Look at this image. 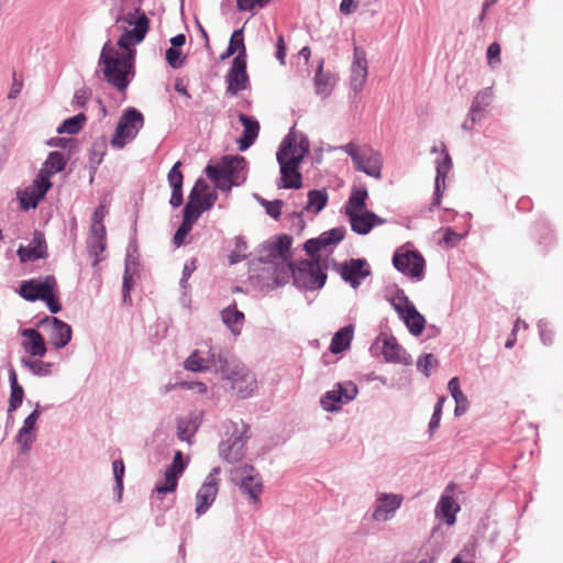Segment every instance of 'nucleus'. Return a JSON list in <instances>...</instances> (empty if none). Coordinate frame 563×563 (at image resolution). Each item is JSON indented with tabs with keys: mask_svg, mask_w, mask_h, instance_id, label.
I'll list each match as a JSON object with an SVG mask.
<instances>
[{
	"mask_svg": "<svg viewBox=\"0 0 563 563\" xmlns=\"http://www.w3.org/2000/svg\"><path fill=\"white\" fill-rule=\"evenodd\" d=\"M121 21L132 26L125 27L119 37L118 46L122 52L118 51L108 41L101 51L100 65H102L104 79L123 92L130 84L129 75L133 67L135 52L132 49V46L140 44L144 40L150 29V20L140 8H136L134 12H129L125 16L117 19V23Z\"/></svg>",
	"mask_w": 563,
	"mask_h": 563,
	"instance_id": "nucleus-1",
	"label": "nucleus"
},
{
	"mask_svg": "<svg viewBox=\"0 0 563 563\" xmlns=\"http://www.w3.org/2000/svg\"><path fill=\"white\" fill-rule=\"evenodd\" d=\"M245 168L244 157L224 156L219 164H209L206 167V175L217 188L230 191L233 186H239L245 180Z\"/></svg>",
	"mask_w": 563,
	"mask_h": 563,
	"instance_id": "nucleus-2",
	"label": "nucleus"
},
{
	"mask_svg": "<svg viewBox=\"0 0 563 563\" xmlns=\"http://www.w3.org/2000/svg\"><path fill=\"white\" fill-rule=\"evenodd\" d=\"M57 280L53 275L44 278H32L22 282L20 285V296L29 301L43 300L52 313L62 310V306L56 297Z\"/></svg>",
	"mask_w": 563,
	"mask_h": 563,
	"instance_id": "nucleus-3",
	"label": "nucleus"
},
{
	"mask_svg": "<svg viewBox=\"0 0 563 563\" xmlns=\"http://www.w3.org/2000/svg\"><path fill=\"white\" fill-rule=\"evenodd\" d=\"M227 385L239 398H247L253 395L257 387L254 374L242 363H228L221 367Z\"/></svg>",
	"mask_w": 563,
	"mask_h": 563,
	"instance_id": "nucleus-4",
	"label": "nucleus"
},
{
	"mask_svg": "<svg viewBox=\"0 0 563 563\" xmlns=\"http://www.w3.org/2000/svg\"><path fill=\"white\" fill-rule=\"evenodd\" d=\"M144 125V115L137 109H125L117 124L111 145L117 148L124 147L133 141Z\"/></svg>",
	"mask_w": 563,
	"mask_h": 563,
	"instance_id": "nucleus-5",
	"label": "nucleus"
},
{
	"mask_svg": "<svg viewBox=\"0 0 563 563\" xmlns=\"http://www.w3.org/2000/svg\"><path fill=\"white\" fill-rule=\"evenodd\" d=\"M342 150L351 156L357 170L380 179L382 158L377 152L368 146H357L354 143H347Z\"/></svg>",
	"mask_w": 563,
	"mask_h": 563,
	"instance_id": "nucleus-6",
	"label": "nucleus"
},
{
	"mask_svg": "<svg viewBox=\"0 0 563 563\" xmlns=\"http://www.w3.org/2000/svg\"><path fill=\"white\" fill-rule=\"evenodd\" d=\"M287 269L291 273L296 286L302 289H319L327 280V274L318 261L302 262L297 268H294L292 264H287Z\"/></svg>",
	"mask_w": 563,
	"mask_h": 563,
	"instance_id": "nucleus-7",
	"label": "nucleus"
},
{
	"mask_svg": "<svg viewBox=\"0 0 563 563\" xmlns=\"http://www.w3.org/2000/svg\"><path fill=\"white\" fill-rule=\"evenodd\" d=\"M249 432L250 427L242 420L239 423L234 422L231 437L219 445L221 457L229 463L240 462L245 455Z\"/></svg>",
	"mask_w": 563,
	"mask_h": 563,
	"instance_id": "nucleus-8",
	"label": "nucleus"
},
{
	"mask_svg": "<svg viewBox=\"0 0 563 563\" xmlns=\"http://www.w3.org/2000/svg\"><path fill=\"white\" fill-rule=\"evenodd\" d=\"M308 153V140L302 134L290 132L278 148L277 162L300 164Z\"/></svg>",
	"mask_w": 563,
	"mask_h": 563,
	"instance_id": "nucleus-9",
	"label": "nucleus"
},
{
	"mask_svg": "<svg viewBox=\"0 0 563 563\" xmlns=\"http://www.w3.org/2000/svg\"><path fill=\"white\" fill-rule=\"evenodd\" d=\"M391 306L413 335H420L423 332L426 320L406 296H395L391 299Z\"/></svg>",
	"mask_w": 563,
	"mask_h": 563,
	"instance_id": "nucleus-10",
	"label": "nucleus"
},
{
	"mask_svg": "<svg viewBox=\"0 0 563 563\" xmlns=\"http://www.w3.org/2000/svg\"><path fill=\"white\" fill-rule=\"evenodd\" d=\"M220 473L219 467H214L206 477L203 484L199 488L197 495H196V514L198 516L205 514L210 506L213 504L218 492H219V485L220 479L218 477Z\"/></svg>",
	"mask_w": 563,
	"mask_h": 563,
	"instance_id": "nucleus-11",
	"label": "nucleus"
},
{
	"mask_svg": "<svg viewBox=\"0 0 563 563\" xmlns=\"http://www.w3.org/2000/svg\"><path fill=\"white\" fill-rule=\"evenodd\" d=\"M394 266L405 275L420 278L423 275L424 260L416 251L398 250L393 257Z\"/></svg>",
	"mask_w": 563,
	"mask_h": 563,
	"instance_id": "nucleus-12",
	"label": "nucleus"
},
{
	"mask_svg": "<svg viewBox=\"0 0 563 563\" xmlns=\"http://www.w3.org/2000/svg\"><path fill=\"white\" fill-rule=\"evenodd\" d=\"M186 468V463L183 459V453L177 451L174 455L173 463L166 468L165 476L162 482L155 485L154 492L158 498L167 493H175L178 486V478L183 475Z\"/></svg>",
	"mask_w": 563,
	"mask_h": 563,
	"instance_id": "nucleus-13",
	"label": "nucleus"
},
{
	"mask_svg": "<svg viewBox=\"0 0 563 563\" xmlns=\"http://www.w3.org/2000/svg\"><path fill=\"white\" fill-rule=\"evenodd\" d=\"M234 479L239 481L240 487L250 498L258 501L263 490L260 474L251 465H242L233 471Z\"/></svg>",
	"mask_w": 563,
	"mask_h": 563,
	"instance_id": "nucleus-14",
	"label": "nucleus"
},
{
	"mask_svg": "<svg viewBox=\"0 0 563 563\" xmlns=\"http://www.w3.org/2000/svg\"><path fill=\"white\" fill-rule=\"evenodd\" d=\"M339 273L344 282L349 283L353 288H357L362 280L369 274V267L365 260L352 258L339 266Z\"/></svg>",
	"mask_w": 563,
	"mask_h": 563,
	"instance_id": "nucleus-15",
	"label": "nucleus"
},
{
	"mask_svg": "<svg viewBox=\"0 0 563 563\" xmlns=\"http://www.w3.org/2000/svg\"><path fill=\"white\" fill-rule=\"evenodd\" d=\"M42 325L47 327L49 342L56 349L66 346L71 340L70 325L56 317H46Z\"/></svg>",
	"mask_w": 563,
	"mask_h": 563,
	"instance_id": "nucleus-16",
	"label": "nucleus"
},
{
	"mask_svg": "<svg viewBox=\"0 0 563 563\" xmlns=\"http://www.w3.org/2000/svg\"><path fill=\"white\" fill-rule=\"evenodd\" d=\"M404 498L401 495L380 493L376 498V506L373 512L375 521H387L394 517L395 511L400 508Z\"/></svg>",
	"mask_w": 563,
	"mask_h": 563,
	"instance_id": "nucleus-17",
	"label": "nucleus"
},
{
	"mask_svg": "<svg viewBox=\"0 0 563 563\" xmlns=\"http://www.w3.org/2000/svg\"><path fill=\"white\" fill-rule=\"evenodd\" d=\"M368 75L366 53L361 47H354L353 63L351 67V87L357 92L362 90Z\"/></svg>",
	"mask_w": 563,
	"mask_h": 563,
	"instance_id": "nucleus-18",
	"label": "nucleus"
},
{
	"mask_svg": "<svg viewBox=\"0 0 563 563\" xmlns=\"http://www.w3.org/2000/svg\"><path fill=\"white\" fill-rule=\"evenodd\" d=\"M247 82L246 59L243 56H236L228 74V92L234 96L246 89Z\"/></svg>",
	"mask_w": 563,
	"mask_h": 563,
	"instance_id": "nucleus-19",
	"label": "nucleus"
},
{
	"mask_svg": "<svg viewBox=\"0 0 563 563\" xmlns=\"http://www.w3.org/2000/svg\"><path fill=\"white\" fill-rule=\"evenodd\" d=\"M18 256L22 263L45 258L47 256V246L44 234L35 231L31 244L19 247Z\"/></svg>",
	"mask_w": 563,
	"mask_h": 563,
	"instance_id": "nucleus-20",
	"label": "nucleus"
},
{
	"mask_svg": "<svg viewBox=\"0 0 563 563\" xmlns=\"http://www.w3.org/2000/svg\"><path fill=\"white\" fill-rule=\"evenodd\" d=\"M351 228L357 234H367L375 225L382 224L384 220L379 219L374 212L364 210L347 214Z\"/></svg>",
	"mask_w": 563,
	"mask_h": 563,
	"instance_id": "nucleus-21",
	"label": "nucleus"
},
{
	"mask_svg": "<svg viewBox=\"0 0 563 563\" xmlns=\"http://www.w3.org/2000/svg\"><path fill=\"white\" fill-rule=\"evenodd\" d=\"M107 247V231L100 228H90L89 236L87 239V250L91 257H93L92 265L96 266L103 258L101 254Z\"/></svg>",
	"mask_w": 563,
	"mask_h": 563,
	"instance_id": "nucleus-22",
	"label": "nucleus"
},
{
	"mask_svg": "<svg viewBox=\"0 0 563 563\" xmlns=\"http://www.w3.org/2000/svg\"><path fill=\"white\" fill-rule=\"evenodd\" d=\"M441 146H442L443 159L441 162L437 163L435 191H434L433 201L431 203V209L440 206L441 199H442L441 187L445 186L446 175L452 167V159L446 151L445 145L441 144Z\"/></svg>",
	"mask_w": 563,
	"mask_h": 563,
	"instance_id": "nucleus-23",
	"label": "nucleus"
},
{
	"mask_svg": "<svg viewBox=\"0 0 563 563\" xmlns=\"http://www.w3.org/2000/svg\"><path fill=\"white\" fill-rule=\"evenodd\" d=\"M453 489L454 484L451 483L446 486L445 494L441 497L435 509L437 516L443 518L450 526L455 522V514L460 510V506L455 503L452 496L449 495Z\"/></svg>",
	"mask_w": 563,
	"mask_h": 563,
	"instance_id": "nucleus-24",
	"label": "nucleus"
},
{
	"mask_svg": "<svg viewBox=\"0 0 563 563\" xmlns=\"http://www.w3.org/2000/svg\"><path fill=\"white\" fill-rule=\"evenodd\" d=\"M239 120L243 124V136L239 140V148L245 151L258 136L260 123L257 120L243 113L239 114Z\"/></svg>",
	"mask_w": 563,
	"mask_h": 563,
	"instance_id": "nucleus-25",
	"label": "nucleus"
},
{
	"mask_svg": "<svg viewBox=\"0 0 563 563\" xmlns=\"http://www.w3.org/2000/svg\"><path fill=\"white\" fill-rule=\"evenodd\" d=\"M493 99L494 91L490 87L484 88L476 93L470 109L473 122H477L483 119L484 112L490 106Z\"/></svg>",
	"mask_w": 563,
	"mask_h": 563,
	"instance_id": "nucleus-26",
	"label": "nucleus"
},
{
	"mask_svg": "<svg viewBox=\"0 0 563 563\" xmlns=\"http://www.w3.org/2000/svg\"><path fill=\"white\" fill-rule=\"evenodd\" d=\"M335 76L330 71L323 70V60H321L314 76V86L317 95H319L323 99L328 98L331 95L335 86Z\"/></svg>",
	"mask_w": 563,
	"mask_h": 563,
	"instance_id": "nucleus-27",
	"label": "nucleus"
},
{
	"mask_svg": "<svg viewBox=\"0 0 563 563\" xmlns=\"http://www.w3.org/2000/svg\"><path fill=\"white\" fill-rule=\"evenodd\" d=\"M280 165V179L283 188L299 189L302 186L301 174L299 173L300 164L278 162Z\"/></svg>",
	"mask_w": 563,
	"mask_h": 563,
	"instance_id": "nucleus-28",
	"label": "nucleus"
},
{
	"mask_svg": "<svg viewBox=\"0 0 563 563\" xmlns=\"http://www.w3.org/2000/svg\"><path fill=\"white\" fill-rule=\"evenodd\" d=\"M22 336L27 341L23 343L24 350L32 356H44L46 353V345L42 334L34 329H23Z\"/></svg>",
	"mask_w": 563,
	"mask_h": 563,
	"instance_id": "nucleus-29",
	"label": "nucleus"
},
{
	"mask_svg": "<svg viewBox=\"0 0 563 563\" xmlns=\"http://www.w3.org/2000/svg\"><path fill=\"white\" fill-rule=\"evenodd\" d=\"M221 319L234 335L241 333L244 323V313L236 309L235 303L221 311Z\"/></svg>",
	"mask_w": 563,
	"mask_h": 563,
	"instance_id": "nucleus-30",
	"label": "nucleus"
},
{
	"mask_svg": "<svg viewBox=\"0 0 563 563\" xmlns=\"http://www.w3.org/2000/svg\"><path fill=\"white\" fill-rule=\"evenodd\" d=\"M191 190H197L196 198L203 210H209L214 205L217 194L209 190V186L203 179H198Z\"/></svg>",
	"mask_w": 563,
	"mask_h": 563,
	"instance_id": "nucleus-31",
	"label": "nucleus"
},
{
	"mask_svg": "<svg viewBox=\"0 0 563 563\" xmlns=\"http://www.w3.org/2000/svg\"><path fill=\"white\" fill-rule=\"evenodd\" d=\"M367 190L364 187L354 188L345 207L346 214L361 212L366 209Z\"/></svg>",
	"mask_w": 563,
	"mask_h": 563,
	"instance_id": "nucleus-32",
	"label": "nucleus"
},
{
	"mask_svg": "<svg viewBox=\"0 0 563 563\" xmlns=\"http://www.w3.org/2000/svg\"><path fill=\"white\" fill-rule=\"evenodd\" d=\"M67 164V158L60 152H51L43 163L41 170L46 173L48 176H53L62 170H64Z\"/></svg>",
	"mask_w": 563,
	"mask_h": 563,
	"instance_id": "nucleus-33",
	"label": "nucleus"
},
{
	"mask_svg": "<svg viewBox=\"0 0 563 563\" xmlns=\"http://www.w3.org/2000/svg\"><path fill=\"white\" fill-rule=\"evenodd\" d=\"M353 330L351 327L340 329L332 338L330 350L332 353H341L350 346Z\"/></svg>",
	"mask_w": 563,
	"mask_h": 563,
	"instance_id": "nucleus-34",
	"label": "nucleus"
},
{
	"mask_svg": "<svg viewBox=\"0 0 563 563\" xmlns=\"http://www.w3.org/2000/svg\"><path fill=\"white\" fill-rule=\"evenodd\" d=\"M197 190H191L189 194V200L184 209V218L183 221L194 225V223L199 219L202 211H205L199 205L196 192Z\"/></svg>",
	"mask_w": 563,
	"mask_h": 563,
	"instance_id": "nucleus-35",
	"label": "nucleus"
},
{
	"mask_svg": "<svg viewBox=\"0 0 563 563\" xmlns=\"http://www.w3.org/2000/svg\"><path fill=\"white\" fill-rule=\"evenodd\" d=\"M382 353L387 362H400L405 350L395 338H387L383 341Z\"/></svg>",
	"mask_w": 563,
	"mask_h": 563,
	"instance_id": "nucleus-36",
	"label": "nucleus"
},
{
	"mask_svg": "<svg viewBox=\"0 0 563 563\" xmlns=\"http://www.w3.org/2000/svg\"><path fill=\"white\" fill-rule=\"evenodd\" d=\"M239 52L238 56H243L246 59V49L243 40V31L236 30L233 32L230 38V43L227 49V53L222 56V58L229 57L234 53Z\"/></svg>",
	"mask_w": 563,
	"mask_h": 563,
	"instance_id": "nucleus-37",
	"label": "nucleus"
},
{
	"mask_svg": "<svg viewBox=\"0 0 563 563\" xmlns=\"http://www.w3.org/2000/svg\"><path fill=\"white\" fill-rule=\"evenodd\" d=\"M328 195L324 190H311L308 194L307 210H313L314 213L320 212L327 205Z\"/></svg>",
	"mask_w": 563,
	"mask_h": 563,
	"instance_id": "nucleus-38",
	"label": "nucleus"
},
{
	"mask_svg": "<svg viewBox=\"0 0 563 563\" xmlns=\"http://www.w3.org/2000/svg\"><path fill=\"white\" fill-rule=\"evenodd\" d=\"M86 121V115L84 113H79L75 117L66 119L57 129L58 133H68V134H75L78 133L84 122Z\"/></svg>",
	"mask_w": 563,
	"mask_h": 563,
	"instance_id": "nucleus-39",
	"label": "nucleus"
},
{
	"mask_svg": "<svg viewBox=\"0 0 563 563\" xmlns=\"http://www.w3.org/2000/svg\"><path fill=\"white\" fill-rule=\"evenodd\" d=\"M185 367L192 372L206 371L210 367V360L202 357L199 351H195L186 360Z\"/></svg>",
	"mask_w": 563,
	"mask_h": 563,
	"instance_id": "nucleus-40",
	"label": "nucleus"
},
{
	"mask_svg": "<svg viewBox=\"0 0 563 563\" xmlns=\"http://www.w3.org/2000/svg\"><path fill=\"white\" fill-rule=\"evenodd\" d=\"M341 398L342 395L340 394L338 388H335L324 394V396L321 398V405L323 409L327 411H335L343 404V400Z\"/></svg>",
	"mask_w": 563,
	"mask_h": 563,
	"instance_id": "nucleus-41",
	"label": "nucleus"
},
{
	"mask_svg": "<svg viewBox=\"0 0 563 563\" xmlns=\"http://www.w3.org/2000/svg\"><path fill=\"white\" fill-rule=\"evenodd\" d=\"M52 187L51 176L40 169L36 179L34 180L32 191L37 194V197H45L46 192Z\"/></svg>",
	"mask_w": 563,
	"mask_h": 563,
	"instance_id": "nucleus-42",
	"label": "nucleus"
},
{
	"mask_svg": "<svg viewBox=\"0 0 563 563\" xmlns=\"http://www.w3.org/2000/svg\"><path fill=\"white\" fill-rule=\"evenodd\" d=\"M197 430V426L189 419H180L177 423V434L179 440L188 441Z\"/></svg>",
	"mask_w": 563,
	"mask_h": 563,
	"instance_id": "nucleus-43",
	"label": "nucleus"
},
{
	"mask_svg": "<svg viewBox=\"0 0 563 563\" xmlns=\"http://www.w3.org/2000/svg\"><path fill=\"white\" fill-rule=\"evenodd\" d=\"M345 229L343 227L333 228L330 231L323 232L320 238L323 245L329 246L336 244L344 239Z\"/></svg>",
	"mask_w": 563,
	"mask_h": 563,
	"instance_id": "nucleus-44",
	"label": "nucleus"
},
{
	"mask_svg": "<svg viewBox=\"0 0 563 563\" xmlns=\"http://www.w3.org/2000/svg\"><path fill=\"white\" fill-rule=\"evenodd\" d=\"M36 438V433L31 430L20 429L16 441L21 446V452L25 453L30 450L32 443L34 442Z\"/></svg>",
	"mask_w": 563,
	"mask_h": 563,
	"instance_id": "nucleus-45",
	"label": "nucleus"
},
{
	"mask_svg": "<svg viewBox=\"0 0 563 563\" xmlns=\"http://www.w3.org/2000/svg\"><path fill=\"white\" fill-rule=\"evenodd\" d=\"M44 197H37V194L27 188L20 198L21 206L24 210L34 209Z\"/></svg>",
	"mask_w": 563,
	"mask_h": 563,
	"instance_id": "nucleus-46",
	"label": "nucleus"
},
{
	"mask_svg": "<svg viewBox=\"0 0 563 563\" xmlns=\"http://www.w3.org/2000/svg\"><path fill=\"white\" fill-rule=\"evenodd\" d=\"M292 240L288 235H280L277 240V243L275 245L276 253L282 257L284 261L288 260L290 256V247H291Z\"/></svg>",
	"mask_w": 563,
	"mask_h": 563,
	"instance_id": "nucleus-47",
	"label": "nucleus"
},
{
	"mask_svg": "<svg viewBox=\"0 0 563 563\" xmlns=\"http://www.w3.org/2000/svg\"><path fill=\"white\" fill-rule=\"evenodd\" d=\"M336 388L340 391V394L342 395L341 399L343 400V404H346V402L353 400L356 397L357 391H358L356 385L352 382H345L343 384H338Z\"/></svg>",
	"mask_w": 563,
	"mask_h": 563,
	"instance_id": "nucleus-48",
	"label": "nucleus"
},
{
	"mask_svg": "<svg viewBox=\"0 0 563 563\" xmlns=\"http://www.w3.org/2000/svg\"><path fill=\"white\" fill-rule=\"evenodd\" d=\"M180 167L181 162H176L167 175L172 188H183L184 175Z\"/></svg>",
	"mask_w": 563,
	"mask_h": 563,
	"instance_id": "nucleus-49",
	"label": "nucleus"
},
{
	"mask_svg": "<svg viewBox=\"0 0 563 563\" xmlns=\"http://www.w3.org/2000/svg\"><path fill=\"white\" fill-rule=\"evenodd\" d=\"M501 47L499 43L494 42L492 43L487 48V64L490 68H495L500 65L501 58H500Z\"/></svg>",
	"mask_w": 563,
	"mask_h": 563,
	"instance_id": "nucleus-50",
	"label": "nucleus"
},
{
	"mask_svg": "<svg viewBox=\"0 0 563 563\" xmlns=\"http://www.w3.org/2000/svg\"><path fill=\"white\" fill-rule=\"evenodd\" d=\"M166 60L170 67L177 69L183 67L185 57L181 56V52L178 48L169 47L166 51Z\"/></svg>",
	"mask_w": 563,
	"mask_h": 563,
	"instance_id": "nucleus-51",
	"label": "nucleus"
},
{
	"mask_svg": "<svg viewBox=\"0 0 563 563\" xmlns=\"http://www.w3.org/2000/svg\"><path fill=\"white\" fill-rule=\"evenodd\" d=\"M262 206L265 207L266 213L272 218L278 220L282 216V208L284 202L282 200L268 201L265 199H261Z\"/></svg>",
	"mask_w": 563,
	"mask_h": 563,
	"instance_id": "nucleus-52",
	"label": "nucleus"
},
{
	"mask_svg": "<svg viewBox=\"0 0 563 563\" xmlns=\"http://www.w3.org/2000/svg\"><path fill=\"white\" fill-rule=\"evenodd\" d=\"M448 388L455 402H467V398L460 388V380L457 377L450 379Z\"/></svg>",
	"mask_w": 563,
	"mask_h": 563,
	"instance_id": "nucleus-53",
	"label": "nucleus"
},
{
	"mask_svg": "<svg viewBox=\"0 0 563 563\" xmlns=\"http://www.w3.org/2000/svg\"><path fill=\"white\" fill-rule=\"evenodd\" d=\"M23 363L36 375H47L51 373V364L49 363H44L38 360L23 361Z\"/></svg>",
	"mask_w": 563,
	"mask_h": 563,
	"instance_id": "nucleus-54",
	"label": "nucleus"
},
{
	"mask_svg": "<svg viewBox=\"0 0 563 563\" xmlns=\"http://www.w3.org/2000/svg\"><path fill=\"white\" fill-rule=\"evenodd\" d=\"M23 396H24V390H23L22 386L11 388V395H10V400H9V411H14L21 406Z\"/></svg>",
	"mask_w": 563,
	"mask_h": 563,
	"instance_id": "nucleus-55",
	"label": "nucleus"
},
{
	"mask_svg": "<svg viewBox=\"0 0 563 563\" xmlns=\"http://www.w3.org/2000/svg\"><path fill=\"white\" fill-rule=\"evenodd\" d=\"M437 358L433 354L428 353L423 356L419 357L417 362V366L420 371H422L427 376H429V369L437 365Z\"/></svg>",
	"mask_w": 563,
	"mask_h": 563,
	"instance_id": "nucleus-56",
	"label": "nucleus"
},
{
	"mask_svg": "<svg viewBox=\"0 0 563 563\" xmlns=\"http://www.w3.org/2000/svg\"><path fill=\"white\" fill-rule=\"evenodd\" d=\"M192 229V225L189 224V223H186V222H181L180 227L178 228V230L176 231L175 235H174V239H173V242L174 244L179 247L184 244L185 242V239L186 236L189 234V232L191 231Z\"/></svg>",
	"mask_w": 563,
	"mask_h": 563,
	"instance_id": "nucleus-57",
	"label": "nucleus"
},
{
	"mask_svg": "<svg viewBox=\"0 0 563 563\" xmlns=\"http://www.w3.org/2000/svg\"><path fill=\"white\" fill-rule=\"evenodd\" d=\"M271 0H236V5L242 11H253L265 7Z\"/></svg>",
	"mask_w": 563,
	"mask_h": 563,
	"instance_id": "nucleus-58",
	"label": "nucleus"
},
{
	"mask_svg": "<svg viewBox=\"0 0 563 563\" xmlns=\"http://www.w3.org/2000/svg\"><path fill=\"white\" fill-rule=\"evenodd\" d=\"M108 213V210L106 208L104 205H100L93 212L92 214V223L90 225V228H100V229H106L104 224H103V220L106 218Z\"/></svg>",
	"mask_w": 563,
	"mask_h": 563,
	"instance_id": "nucleus-59",
	"label": "nucleus"
},
{
	"mask_svg": "<svg viewBox=\"0 0 563 563\" xmlns=\"http://www.w3.org/2000/svg\"><path fill=\"white\" fill-rule=\"evenodd\" d=\"M540 340L544 345H552L554 343V330L548 324H541L540 327Z\"/></svg>",
	"mask_w": 563,
	"mask_h": 563,
	"instance_id": "nucleus-60",
	"label": "nucleus"
},
{
	"mask_svg": "<svg viewBox=\"0 0 563 563\" xmlns=\"http://www.w3.org/2000/svg\"><path fill=\"white\" fill-rule=\"evenodd\" d=\"M113 474L119 489L123 488V475H124V463L121 460H117L112 463Z\"/></svg>",
	"mask_w": 563,
	"mask_h": 563,
	"instance_id": "nucleus-61",
	"label": "nucleus"
},
{
	"mask_svg": "<svg viewBox=\"0 0 563 563\" xmlns=\"http://www.w3.org/2000/svg\"><path fill=\"white\" fill-rule=\"evenodd\" d=\"M323 247H327V246L323 245V242H321L320 236L318 239H310L305 243V250L311 256L317 254Z\"/></svg>",
	"mask_w": 563,
	"mask_h": 563,
	"instance_id": "nucleus-62",
	"label": "nucleus"
},
{
	"mask_svg": "<svg viewBox=\"0 0 563 563\" xmlns=\"http://www.w3.org/2000/svg\"><path fill=\"white\" fill-rule=\"evenodd\" d=\"M23 88V80L21 78H18L16 74H13V80L10 88V91L8 93L9 99H15L19 93L21 92Z\"/></svg>",
	"mask_w": 563,
	"mask_h": 563,
	"instance_id": "nucleus-63",
	"label": "nucleus"
},
{
	"mask_svg": "<svg viewBox=\"0 0 563 563\" xmlns=\"http://www.w3.org/2000/svg\"><path fill=\"white\" fill-rule=\"evenodd\" d=\"M90 98V91L86 88L78 89L74 95V102L79 107H85Z\"/></svg>",
	"mask_w": 563,
	"mask_h": 563,
	"instance_id": "nucleus-64",
	"label": "nucleus"
}]
</instances>
